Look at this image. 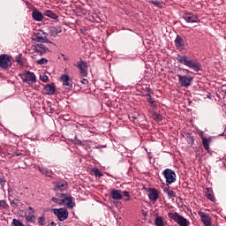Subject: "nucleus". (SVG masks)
I'll return each instance as SVG.
<instances>
[{"mask_svg":"<svg viewBox=\"0 0 226 226\" xmlns=\"http://www.w3.org/2000/svg\"><path fill=\"white\" fill-rule=\"evenodd\" d=\"M177 61L180 63V64H184V66H187V68H190L191 70H193L194 72H201L202 71V64H200V62L197 61V59H193L190 56H177Z\"/></svg>","mask_w":226,"mask_h":226,"instance_id":"1","label":"nucleus"},{"mask_svg":"<svg viewBox=\"0 0 226 226\" xmlns=\"http://www.w3.org/2000/svg\"><path fill=\"white\" fill-rule=\"evenodd\" d=\"M169 218H170V220H174L176 222V223H177L179 226H189L190 225V222L181 216L179 214H177V212L172 213L170 212L168 214Z\"/></svg>","mask_w":226,"mask_h":226,"instance_id":"2","label":"nucleus"},{"mask_svg":"<svg viewBox=\"0 0 226 226\" xmlns=\"http://www.w3.org/2000/svg\"><path fill=\"white\" fill-rule=\"evenodd\" d=\"M162 176L166 180L167 186L172 185V183H176V171L171 169H165L162 171Z\"/></svg>","mask_w":226,"mask_h":226,"instance_id":"3","label":"nucleus"},{"mask_svg":"<svg viewBox=\"0 0 226 226\" xmlns=\"http://www.w3.org/2000/svg\"><path fill=\"white\" fill-rule=\"evenodd\" d=\"M12 64L11 56L8 54L0 55V68L2 70H10V67L12 66Z\"/></svg>","mask_w":226,"mask_h":226,"instance_id":"4","label":"nucleus"},{"mask_svg":"<svg viewBox=\"0 0 226 226\" xmlns=\"http://www.w3.org/2000/svg\"><path fill=\"white\" fill-rule=\"evenodd\" d=\"M52 211L59 222H64V220H68V209L65 207L53 208Z\"/></svg>","mask_w":226,"mask_h":226,"instance_id":"5","label":"nucleus"},{"mask_svg":"<svg viewBox=\"0 0 226 226\" xmlns=\"http://www.w3.org/2000/svg\"><path fill=\"white\" fill-rule=\"evenodd\" d=\"M47 36H49V34L43 30H39L34 40L38 43H52V41H50Z\"/></svg>","mask_w":226,"mask_h":226,"instance_id":"6","label":"nucleus"},{"mask_svg":"<svg viewBox=\"0 0 226 226\" xmlns=\"http://www.w3.org/2000/svg\"><path fill=\"white\" fill-rule=\"evenodd\" d=\"M21 79L23 82H26V84H28V86H31L32 84H34V82H36V75L34 74V72H32L30 71H26Z\"/></svg>","mask_w":226,"mask_h":226,"instance_id":"7","label":"nucleus"},{"mask_svg":"<svg viewBox=\"0 0 226 226\" xmlns=\"http://www.w3.org/2000/svg\"><path fill=\"white\" fill-rule=\"evenodd\" d=\"M177 77H178V82H179L181 87H190V86H192L193 77L183 76L181 74H177Z\"/></svg>","mask_w":226,"mask_h":226,"instance_id":"8","label":"nucleus"},{"mask_svg":"<svg viewBox=\"0 0 226 226\" xmlns=\"http://www.w3.org/2000/svg\"><path fill=\"white\" fill-rule=\"evenodd\" d=\"M182 19H184V20H185V22H187L188 24H197L200 22L197 15L188 11L184 12Z\"/></svg>","mask_w":226,"mask_h":226,"instance_id":"9","label":"nucleus"},{"mask_svg":"<svg viewBox=\"0 0 226 226\" xmlns=\"http://www.w3.org/2000/svg\"><path fill=\"white\" fill-rule=\"evenodd\" d=\"M34 54H37V56H44V54H47L50 52V49L47 48L45 45L39 43L35 44L33 49Z\"/></svg>","mask_w":226,"mask_h":226,"instance_id":"10","label":"nucleus"},{"mask_svg":"<svg viewBox=\"0 0 226 226\" xmlns=\"http://www.w3.org/2000/svg\"><path fill=\"white\" fill-rule=\"evenodd\" d=\"M74 198L72 195L65 193V197L62 199V206H66L70 209L75 207V202H73Z\"/></svg>","mask_w":226,"mask_h":226,"instance_id":"11","label":"nucleus"},{"mask_svg":"<svg viewBox=\"0 0 226 226\" xmlns=\"http://www.w3.org/2000/svg\"><path fill=\"white\" fill-rule=\"evenodd\" d=\"M74 66L79 69V73L82 77H87V63L80 59L78 64H74Z\"/></svg>","mask_w":226,"mask_h":226,"instance_id":"12","label":"nucleus"},{"mask_svg":"<svg viewBox=\"0 0 226 226\" xmlns=\"http://www.w3.org/2000/svg\"><path fill=\"white\" fill-rule=\"evenodd\" d=\"M62 82H63V86L64 87H65V89H68V91H72V89H73V81H72V79H70V76L64 74L60 77Z\"/></svg>","mask_w":226,"mask_h":226,"instance_id":"13","label":"nucleus"},{"mask_svg":"<svg viewBox=\"0 0 226 226\" xmlns=\"http://www.w3.org/2000/svg\"><path fill=\"white\" fill-rule=\"evenodd\" d=\"M28 215L25 213V220L27 223H35L36 222V215H34V208L33 207H28Z\"/></svg>","mask_w":226,"mask_h":226,"instance_id":"14","label":"nucleus"},{"mask_svg":"<svg viewBox=\"0 0 226 226\" xmlns=\"http://www.w3.org/2000/svg\"><path fill=\"white\" fill-rule=\"evenodd\" d=\"M198 215L205 226H211V216L204 212H198Z\"/></svg>","mask_w":226,"mask_h":226,"instance_id":"15","label":"nucleus"},{"mask_svg":"<svg viewBox=\"0 0 226 226\" xmlns=\"http://www.w3.org/2000/svg\"><path fill=\"white\" fill-rule=\"evenodd\" d=\"M32 19H34L35 22H41V20H43V13L38 11V9L34 8L32 11Z\"/></svg>","mask_w":226,"mask_h":226,"instance_id":"16","label":"nucleus"},{"mask_svg":"<svg viewBox=\"0 0 226 226\" xmlns=\"http://www.w3.org/2000/svg\"><path fill=\"white\" fill-rule=\"evenodd\" d=\"M205 197L208 199V200H211V202H216V198H215V192H213V189L207 187L205 189Z\"/></svg>","mask_w":226,"mask_h":226,"instance_id":"17","label":"nucleus"},{"mask_svg":"<svg viewBox=\"0 0 226 226\" xmlns=\"http://www.w3.org/2000/svg\"><path fill=\"white\" fill-rule=\"evenodd\" d=\"M200 139H201V142H202L204 149L207 150V153H209V149H210L209 145L211 144V138L204 137V135L201 134Z\"/></svg>","mask_w":226,"mask_h":226,"instance_id":"18","label":"nucleus"},{"mask_svg":"<svg viewBox=\"0 0 226 226\" xmlns=\"http://www.w3.org/2000/svg\"><path fill=\"white\" fill-rule=\"evenodd\" d=\"M111 199H113V200H123L122 191L113 189L111 191Z\"/></svg>","mask_w":226,"mask_h":226,"instance_id":"19","label":"nucleus"},{"mask_svg":"<svg viewBox=\"0 0 226 226\" xmlns=\"http://www.w3.org/2000/svg\"><path fill=\"white\" fill-rule=\"evenodd\" d=\"M175 45L177 49H185V40H183V37H181V35H177L175 39Z\"/></svg>","mask_w":226,"mask_h":226,"instance_id":"20","label":"nucleus"},{"mask_svg":"<svg viewBox=\"0 0 226 226\" xmlns=\"http://www.w3.org/2000/svg\"><path fill=\"white\" fill-rule=\"evenodd\" d=\"M148 199L156 202V200H158V191L156 189H150L148 191Z\"/></svg>","mask_w":226,"mask_h":226,"instance_id":"21","label":"nucleus"},{"mask_svg":"<svg viewBox=\"0 0 226 226\" xmlns=\"http://www.w3.org/2000/svg\"><path fill=\"white\" fill-rule=\"evenodd\" d=\"M49 34L50 36H53L54 38H56V36L57 34H59V33H62V29L61 26H49Z\"/></svg>","mask_w":226,"mask_h":226,"instance_id":"22","label":"nucleus"},{"mask_svg":"<svg viewBox=\"0 0 226 226\" xmlns=\"http://www.w3.org/2000/svg\"><path fill=\"white\" fill-rule=\"evenodd\" d=\"M44 91L49 96H52L56 93V87L54 85L48 84L44 87Z\"/></svg>","mask_w":226,"mask_h":226,"instance_id":"23","label":"nucleus"},{"mask_svg":"<svg viewBox=\"0 0 226 226\" xmlns=\"http://www.w3.org/2000/svg\"><path fill=\"white\" fill-rule=\"evenodd\" d=\"M37 170H39V172H41V174L47 176V177H50V176H52V171L47 168H42L41 166H38Z\"/></svg>","mask_w":226,"mask_h":226,"instance_id":"24","label":"nucleus"},{"mask_svg":"<svg viewBox=\"0 0 226 226\" xmlns=\"http://www.w3.org/2000/svg\"><path fill=\"white\" fill-rule=\"evenodd\" d=\"M44 16L49 17V19H52L53 20H57V19H58L57 14H56V12H54L50 10L45 11H44Z\"/></svg>","mask_w":226,"mask_h":226,"instance_id":"25","label":"nucleus"},{"mask_svg":"<svg viewBox=\"0 0 226 226\" xmlns=\"http://www.w3.org/2000/svg\"><path fill=\"white\" fill-rule=\"evenodd\" d=\"M9 202L11 204V206L13 207V209H16L17 207H19V206H20V200L16 199V198H10L9 199Z\"/></svg>","mask_w":226,"mask_h":226,"instance_id":"26","label":"nucleus"},{"mask_svg":"<svg viewBox=\"0 0 226 226\" xmlns=\"http://www.w3.org/2000/svg\"><path fill=\"white\" fill-rule=\"evenodd\" d=\"M154 223L155 226H165V221H163L162 216H156Z\"/></svg>","mask_w":226,"mask_h":226,"instance_id":"27","label":"nucleus"},{"mask_svg":"<svg viewBox=\"0 0 226 226\" xmlns=\"http://www.w3.org/2000/svg\"><path fill=\"white\" fill-rule=\"evenodd\" d=\"M56 188H57V190H60V191L66 190L68 188V184L57 182L56 184Z\"/></svg>","mask_w":226,"mask_h":226,"instance_id":"28","label":"nucleus"},{"mask_svg":"<svg viewBox=\"0 0 226 226\" xmlns=\"http://www.w3.org/2000/svg\"><path fill=\"white\" fill-rule=\"evenodd\" d=\"M92 172L95 177H103V173L98 168H93Z\"/></svg>","mask_w":226,"mask_h":226,"instance_id":"29","label":"nucleus"},{"mask_svg":"<svg viewBox=\"0 0 226 226\" xmlns=\"http://www.w3.org/2000/svg\"><path fill=\"white\" fill-rule=\"evenodd\" d=\"M147 102L151 104V107H156V101L153 100V97L151 96V94H147Z\"/></svg>","mask_w":226,"mask_h":226,"instance_id":"30","label":"nucleus"},{"mask_svg":"<svg viewBox=\"0 0 226 226\" xmlns=\"http://www.w3.org/2000/svg\"><path fill=\"white\" fill-rule=\"evenodd\" d=\"M16 63H18V64H19V66H23L24 65V59L22 58V55H18L15 57Z\"/></svg>","mask_w":226,"mask_h":226,"instance_id":"31","label":"nucleus"},{"mask_svg":"<svg viewBox=\"0 0 226 226\" xmlns=\"http://www.w3.org/2000/svg\"><path fill=\"white\" fill-rule=\"evenodd\" d=\"M0 207H2L3 209H9L10 208V205H8L6 200H0Z\"/></svg>","mask_w":226,"mask_h":226,"instance_id":"32","label":"nucleus"},{"mask_svg":"<svg viewBox=\"0 0 226 226\" xmlns=\"http://www.w3.org/2000/svg\"><path fill=\"white\" fill-rule=\"evenodd\" d=\"M52 202L58 204V206H63V199H57L56 197L51 198Z\"/></svg>","mask_w":226,"mask_h":226,"instance_id":"33","label":"nucleus"},{"mask_svg":"<svg viewBox=\"0 0 226 226\" xmlns=\"http://www.w3.org/2000/svg\"><path fill=\"white\" fill-rule=\"evenodd\" d=\"M12 225L13 226H25L22 222H20V220L19 219H13L12 220Z\"/></svg>","mask_w":226,"mask_h":226,"instance_id":"34","label":"nucleus"},{"mask_svg":"<svg viewBox=\"0 0 226 226\" xmlns=\"http://www.w3.org/2000/svg\"><path fill=\"white\" fill-rule=\"evenodd\" d=\"M39 225L44 226L45 225V215H42L38 218Z\"/></svg>","mask_w":226,"mask_h":226,"instance_id":"35","label":"nucleus"},{"mask_svg":"<svg viewBox=\"0 0 226 226\" xmlns=\"http://www.w3.org/2000/svg\"><path fill=\"white\" fill-rule=\"evenodd\" d=\"M154 119H155L156 121H162V119H163V117L161 114L158 113H154Z\"/></svg>","mask_w":226,"mask_h":226,"instance_id":"36","label":"nucleus"},{"mask_svg":"<svg viewBox=\"0 0 226 226\" xmlns=\"http://www.w3.org/2000/svg\"><path fill=\"white\" fill-rule=\"evenodd\" d=\"M122 195L124 197H127V199L124 200L125 202H128V200H130V192L128 191H123Z\"/></svg>","mask_w":226,"mask_h":226,"instance_id":"37","label":"nucleus"},{"mask_svg":"<svg viewBox=\"0 0 226 226\" xmlns=\"http://www.w3.org/2000/svg\"><path fill=\"white\" fill-rule=\"evenodd\" d=\"M49 63V60L47 58H41L37 60V64H47Z\"/></svg>","mask_w":226,"mask_h":226,"instance_id":"38","label":"nucleus"},{"mask_svg":"<svg viewBox=\"0 0 226 226\" xmlns=\"http://www.w3.org/2000/svg\"><path fill=\"white\" fill-rule=\"evenodd\" d=\"M40 80H41V82H49V76L42 74L40 76Z\"/></svg>","mask_w":226,"mask_h":226,"instance_id":"39","label":"nucleus"},{"mask_svg":"<svg viewBox=\"0 0 226 226\" xmlns=\"http://www.w3.org/2000/svg\"><path fill=\"white\" fill-rule=\"evenodd\" d=\"M167 195L169 197V199H173V197H176V192L172 191V190H170L168 192H167Z\"/></svg>","mask_w":226,"mask_h":226,"instance_id":"40","label":"nucleus"},{"mask_svg":"<svg viewBox=\"0 0 226 226\" xmlns=\"http://www.w3.org/2000/svg\"><path fill=\"white\" fill-rule=\"evenodd\" d=\"M149 3H150V4H154V6H158V7H160V6H162V3L160 2V1H149Z\"/></svg>","mask_w":226,"mask_h":226,"instance_id":"41","label":"nucleus"},{"mask_svg":"<svg viewBox=\"0 0 226 226\" xmlns=\"http://www.w3.org/2000/svg\"><path fill=\"white\" fill-rule=\"evenodd\" d=\"M8 199H13V190L11 188L8 189Z\"/></svg>","mask_w":226,"mask_h":226,"instance_id":"42","label":"nucleus"},{"mask_svg":"<svg viewBox=\"0 0 226 226\" xmlns=\"http://www.w3.org/2000/svg\"><path fill=\"white\" fill-rule=\"evenodd\" d=\"M80 82L81 84H84V86H87V84H89V80H87V79H82Z\"/></svg>","mask_w":226,"mask_h":226,"instance_id":"43","label":"nucleus"},{"mask_svg":"<svg viewBox=\"0 0 226 226\" xmlns=\"http://www.w3.org/2000/svg\"><path fill=\"white\" fill-rule=\"evenodd\" d=\"M19 216L26 218V212H24V210H19Z\"/></svg>","mask_w":226,"mask_h":226,"instance_id":"44","label":"nucleus"},{"mask_svg":"<svg viewBox=\"0 0 226 226\" xmlns=\"http://www.w3.org/2000/svg\"><path fill=\"white\" fill-rule=\"evenodd\" d=\"M4 183H5L4 178L1 177L0 178V185H1L2 188L4 187Z\"/></svg>","mask_w":226,"mask_h":226,"instance_id":"45","label":"nucleus"},{"mask_svg":"<svg viewBox=\"0 0 226 226\" xmlns=\"http://www.w3.org/2000/svg\"><path fill=\"white\" fill-rule=\"evenodd\" d=\"M56 196H58L59 199H64V197H66V194L56 193Z\"/></svg>","mask_w":226,"mask_h":226,"instance_id":"46","label":"nucleus"},{"mask_svg":"<svg viewBox=\"0 0 226 226\" xmlns=\"http://www.w3.org/2000/svg\"><path fill=\"white\" fill-rule=\"evenodd\" d=\"M76 144H82V141L80 139H78L77 137L74 138Z\"/></svg>","mask_w":226,"mask_h":226,"instance_id":"47","label":"nucleus"},{"mask_svg":"<svg viewBox=\"0 0 226 226\" xmlns=\"http://www.w3.org/2000/svg\"><path fill=\"white\" fill-rule=\"evenodd\" d=\"M170 191V190L169 189V187H164V188H163V192H164L165 193H169Z\"/></svg>","mask_w":226,"mask_h":226,"instance_id":"48","label":"nucleus"},{"mask_svg":"<svg viewBox=\"0 0 226 226\" xmlns=\"http://www.w3.org/2000/svg\"><path fill=\"white\" fill-rule=\"evenodd\" d=\"M57 224L55 222H51L48 226H56Z\"/></svg>","mask_w":226,"mask_h":226,"instance_id":"49","label":"nucleus"},{"mask_svg":"<svg viewBox=\"0 0 226 226\" xmlns=\"http://www.w3.org/2000/svg\"><path fill=\"white\" fill-rule=\"evenodd\" d=\"M145 91H147L148 93H151V88L146 87V88H145Z\"/></svg>","mask_w":226,"mask_h":226,"instance_id":"50","label":"nucleus"},{"mask_svg":"<svg viewBox=\"0 0 226 226\" xmlns=\"http://www.w3.org/2000/svg\"><path fill=\"white\" fill-rule=\"evenodd\" d=\"M190 140H191V142H194L195 141V139H193V137H190Z\"/></svg>","mask_w":226,"mask_h":226,"instance_id":"51","label":"nucleus"},{"mask_svg":"<svg viewBox=\"0 0 226 226\" xmlns=\"http://www.w3.org/2000/svg\"><path fill=\"white\" fill-rule=\"evenodd\" d=\"M184 71H185V72H190V71H188V69H184Z\"/></svg>","mask_w":226,"mask_h":226,"instance_id":"52","label":"nucleus"},{"mask_svg":"<svg viewBox=\"0 0 226 226\" xmlns=\"http://www.w3.org/2000/svg\"><path fill=\"white\" fill-rule=\"evenodd\" d=\"M1 149H2V148H1V146H0V153H1Z\"/></svg>","mask_w":226,"mask_h":226,"instance_id":"53","label":"nucleus"}]
</instances>
